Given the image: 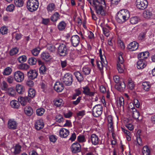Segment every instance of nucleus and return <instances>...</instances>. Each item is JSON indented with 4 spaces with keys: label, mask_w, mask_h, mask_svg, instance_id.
<instances>
[{
    "label": "nucleus",
    "mask_w": 155,
    "mask_h": 155,
    "mask_svg": "<svg viewBox=\"0 0 155 155\" xmlns=\"http://www.w3.org/2000/svg\"><path fill=\"white\" fill-rule=\"evenodd\" d=\"M90 4L95 8L96 13L98 15L102 16H105L106 13V11L104 10V7L106 6L104 0H87Z\"/></svg>",
    "instance_id": "nucleus-1"
},
{
    "label": "nucleus",
    "mask_w": 155,
    "mask_h": 155,
    "mask_svg": "<svg viewBox=\"0 0 155 155\" xmlns=\"http://www.w3.org/2000/svg\"><path fill=\"white\" fill-rule=\"evenodd\" d=\"M130 17V12L127 10L122 9L117 13L116 19L118 23L122 24L127 21Z\"/></svg>",
    "instance_id": "nucleus-2"
},
{
    "label": "nucleus",
    "mask_w": 155,
    "mask_h": 155,
    "mask_svg": "<svg viewBox=\"0 0 155 155\" xmlns=\"http://www.w3.org/2000/svg\"><path fill=\"white\" fill-rule=\"evenodd\" d=\"M38 6V0H28L27 1V7L30 12H32L36 11Z\"/></svg>",
    "instance_id": "nucleus-3"
},
{
    "label": "nucleus",
    "mask_w": 155,
    "mask_h": 155,
    "mask_svg": "<svg viewBox=\"0 0 155 155\" xmlns=\"http://www.w3.org/2000/svg\"><path fill=\"white\" fill-rule=\"evenodd\" d=\"M58 51L61 56H65L68 54L69 49L65 44L61 43L60 44L58 45Z\"/></svg>",
    "instance_id": "nucleus-4"
},
{
    "label": "nucleus",
    "mask_w": 155,
    "mask_h": 155,
    "mask_svg": "<svg viewBox=\"0 0 155 155\" xmlns=\"http://www.w3.org/2000/svg\"><path fill=\"white\" fill-rule=\"evenodd\" d=\"M62 81L66 86H71L73 81L72 75L70 73L65 74L62 78Z\"/></svg>",
    "instance_id": "nucleus-5"
},
{
    "label": "nucleus",
    "mask_w": 155,
    "mask_h": 155,
    "mask_svg": "<svg viewBox=\"0 0 155 155\" xmlns=\"http://www.w3.org/2000/svg\"><path fill=\"white\" fill-rule=\"evenodd\" d=\"M103 107L101 104H97L93 108L92 114L95 117H98L101 115L102 113Z\"/></svg>",
    "instance_id": "nucleus-6"
},
{
    "label": "nucleus",
    "mask_w": 155,
    "mask_h": 155,
    "mask_svg": "<svg viewBox=\"0 0 155 155\" xmlns=\"http://www.w3.org/2000/svg\"><path fill=\"white\" fill-rule=\"evenodd\" d=\"M148 5L147 0H136V6L140 10H143L146 8Z\"/></svg>",
    "instance_id": "nucleus-7"
},
{
    "label": "nucleus",
    "mask_w": 155,
    "mask_h": 155,
    "mask_svg": "<svg viewBox=\"0 0 155 155\" xmlns=\"http://www.w3.org/2000/svg\"><path fill=\"white\" fill-rule=\"evenodd\" d=\"M18 124L14 119L11 118L8 120L7 123L8 128L11 130H14L17 128Z\"/></svg>",
    "instance_id": "nucleus-8"
},
{
    "label": "nucleus",
    "mask_w": 155,
    "mask_h": 155,
    "mask_svg": "<svg viewBox=\"0 0 155 155\" xmlns=\"http://www.w3.org/2000/svg\"><path fill=\"white\" fill-rule=\"evenodd\" d=\"M71 150L73 153L76 154L81 151V147L80 143L78 142L73 143L71 147Z\"/></svg>",
    "instance_id": "nucleus-9"
},
{
    "label": "nucleus",
    "mask_w": 155,
    "mask_h": 155,
    "mask_svg": "<svg viewBox=\"0 0 155 155\" xmlns=\"http://www.w3.org/2000/svg\"><path fill=\"white\" fill-rule=\"evenodd\" d=\"M14 76L15 79L18 82H21L24 79V76L23 73L19 71L15 72Z\"/></svg>",
    "instance_id": "nucleus-10"
},
{
    "label": "nucleus",
    "mask_w": 155,
    "mask_h": 155,
    "mask_svg": "<svg viewBox=\"0 0 155 155\" xmlns=\"http://www.w3.org/2000/svg\"><path fill=\"white\" fill-rule=\"evenodd\" d=\"M89 143L91 142L92 144L94 145H96L99 144V138L98 136L95 134H92L90 138L88 140Z\"/></svg>",
    "instance_id": "nucleus-11"
},
{
    "label": "nucleus",
    "mask_w": 155,
    "mask_h": 155,
    "mask_svg": "<svg viewBox=\"0 0 155 155\" xmlns=\"http://www.w3.org/2000/svg\"><path fill=\"white\" fill-rule=\"evenodd\" d=\"M80 37L77 35L72 36L71 38V41L72 45L74 47L78 46L80 42Z\"/></svg>",
    "instance_id": "nucleus-12"
},
{
    "label": "nucleus",
    "mask_w": 155,
    "mask_h": 155,
    "mask_svg": "<svg viewBox=\"0 0 155 155\" xmlns=\"http://www.w3.org/2000/svg\"><path fill=\"white\" fill-rule=\"evenodd\" d=\"M83 91V94L89 97H92L94 95L95 92L93 91H91L89 87L88 86H86L82 87Z\"/></svg>",
    "instance_id": "nucleus-13"
},
{
    "label": "nucleus",
    "mask_w": 155,
    "mask_h": 155,
    "mask_svg": "<svg viewBox=\"0 0 155 155\" xmlns=\"http://www.w3.org/2000/svg\"><path fill=\"white\" fill-rule=\"evenodd\" d=\"M27 75L29 79L33 80L37 78L38 73L35 70H31L28 72Z\"/></svg>",
    "instance_id": "nucleus-14"
},
{
    "label": "nucleus",
    "mask_w": 155,
    "mask_h": 155,
    "mask_svg": "<svg viewBox=\"0 0 155 155\" xmlns=\"http://www.w3.org/2000/svg\"><path fill=\"white\" fill-rule=\"evenodd\" d=\"M129 110L132 112V117L135 119H138L140 116L139 112L134 107H131L129 106Z\"/></svg>",
    "instance_id": "nucleus-15"
},
{
    "label": "nucleus",
    "mask_w": 155,
    "mask_h": 155,
    "mask_svg": "<svg viewBox=\"0 0 155 155\" xmlns=\"http://www.w3.org/2000/svg\"><path fill=\"white\" fill-rule=\"evenodd\" d=\"M138 46V43L136 41H134L130 43L127 45V47L130 51H133L137 50Z\"/></svg>",
    "instance_id": "nucleus-16"
},
{
    "label": "nucleus",
    "mask_w": 155,
    "mask_h": 155,
    "mask_svg": "<svg viewBox=\"0 0 155 155\" xmlns=\"http://www.w3.org/2000/svg\"><path fill=\"white\" fill-rule=\"evenodd\" d=\"M54 90L58 92H61L64 89V85L62 82L60 81L56 82L54 86Z\"/></svg>",
    "instance_id": "nucleus-17"
},
{
    "label": "nucleus",
    "mask_w": 155,
    "mask_h": 155,
    "mask_svg": "<svg viewBox=\"0 0 155 155\" xmlns=\"http://www.w3.org/2000/svg\"><path fill=\"white\" fill-rule=\"evenodd\" d=\"M115 87L119 91H123L125 90L126 85L124 82L120 81L119 83L115 85Z\"/></svg>",
    "instance_id": "nucleus-18"
},
{
    "label": "nucleus",
    "mask_w": 155,
    "mask_h": 155,
    "mask_svg": "<svg viewBox=\"0 0 155 155\" xmlns=\"http://www.w3.org/2000/svg\"><path fill=\"white\" fill-rule=\"evenodd\" d=\"M69 131L64 128H62L60 129L59 132V135L60 137L65 138L69 135Z\"/></svg>",
    "instance_id": "nucleus-19"
},
{
    "label": "nucleus",
    "mask_w": 155,
    "mask_h": 155,
    "mask_svg": "<svg viewBox=\"0 0 155 155\" xmlns=\"http://www.w3.org/2000/svg\"><path fill=\"white\" fill-rule=\"evenodd\" d=\"M35 126L37 130H39L42 129L44 127V123L42 120L39 119L36 120L35 124Z\"/></svg>",
    "instance_id": "nucleus-20"
},
{
    "label": "nucleus",
    "mask_w": 155,
    "mask_h": 155,
    "mask_svg": "<svg viewBox=\"0 0 155 155\" xmlns=\"http://www.w3.org/2000/svg\"><path fill=\"white\" fill-rule=\"evenodd\" d=\"M146 64L145 60H142L141 59L137 62V67L139 69H142L146 67Z\"/></svg>",
    "instance_id": "nucleus-21"
},
{
    "label": "nucleus",
    "mask_w": 155,
    "mask_h": 155,
    "mask_svg": "<svg viewBox=\"0 0 155 155\" xmlns=\"http://www.w3.org/2000/svg\"><path fill=\"white\" fill-rule=\"evenodd\" d=\"M152 9L151 8H149L146 9L144 11L143 13V15L144 18H150L152 15Z\"/></svg>",
    "instance_id": "nucleus-22"
},
{
    "label": "nucleus",
    "mask_w": 155,
    "mask_h": 155,
    "mask_svg": "<svg viewBox=\"0 0 155 155\" xmlns=\"http://www.w3.org/2000/svg\"><path fill=\"white\" fill-rule=\"evenodd\" d=\"M74 74L78 82L81 83L84 80L83 75L79 71H75L74 73Z\"/></svg>",
    "instance_id": "nucleus-23"
},
{
    "label": "nucleus",
    "mask_w": 155,
    "mask_h": 155,
    "mask_svg": "<svg viewBox=\"0 0 155 155\" xmlns=\"http://www.w3.org/2000/svg\"><path fill=\"white\" fill-rule=\"evenodd\" d=\"M31 101V99L28 97H21L20 103L22 106H25L27 102H30Z\"/></svg>",
    "instance_id": "nucleus-24"
},
{
    "label": "nucleus",
    "mask_w": 155,
    "mask_h": 155,
    "mask_svg": "<svg viewBox=\"0 0 155 155\" xmlns=\"http://www.w3.org/2000/svg\"><path fill=\"white\" fill-rule=\"evenodd\" d=\"M24 112L28 116H30L32 115L33 113V109L30 107L27 106L24 108Z\"/></svg>",
    "instance_id": "nucleus-25"
},
{
    "label": "nucleus",
    "mask_w": 155,
    "mask_h": 155,
    "mask_svg": "<svg viewBox=\"0 0 155 155\" xmlns=\"http://www.w3.org/2000/svg\"><path fill=\"white\" fill-rule=\"evenodd\" d=\"M60 15L58 12H55L50 17V19L53 22H56L60 19Z\"/></svg>",
    "instance_id": "nucleus-26"
},
{
    "label": "nucleus",
    "mask_w": 155,
    "mask_h": 155,
    "mask_svg": "<svg viewBox=\"0 0 155 155\" xmlns=\"http://www.w3.org/2000/svg\"><path fill=\"white\" fill-rule=\"evenodd\" d=\"M16 88L17 92L20 94H23L25 91L24 87L19 84L16 85Z\"/></svg>",
    "instance_id": "nucleus-27"
},
{
    "label": "nucleus",
    "mask_w": 155,
    "mask_h": 155,
    "mask_svg": "<svg viewBox=\"0 0 155 155\" xmlns=\"http://www.w3.org/2000/svg\"><path fill=\"white\" fill-rule=\"evenodd\" d=\"M151 85L150 82L148 81L143 82L142 83V87L146 91H148L151 87Z\"/></svg>",
    "instance_id": "nucleus-28"
},
{
    "label": "nucleus",
    "mask_w": 155,
    "mask_h": 155,
    "mask_svg": "<svg viewBox=\"0 0 155 155\" xmlns=\"http://www.w3.org/2000/svg\"><path fill=\"white\" fill-rule=\"evenodd\" d=\"M66 24L64 21L60 22L57 25V28L60 31H63L66 28Z\"/></svg>",
    "instance_id": "nucleus-29"
},
{
    "label": "nucleus",
    "mask_w": 155,
    "mask_h": 155,
    "mask_svg": "<svg viewBox=\"0 0 155 155\" xmlns=\"http://www.w3.org/2000/svg\"><path fill=\"white\" fill-rule=\"evenodd\" d=\"M47 49L50 52L54 53L56 51V48L52 44H48L47 45Z\"/></svg>",
    "instance_id": "nucleus-30"
},
{
    "label": "nucleus",
    "mask_w": 155,
    "mask_h": 155,
    "mask_svg": "<svg viewBox=\"0 0 155 155\" xmlns=\"http://www.w3.org/2000/svg\"><path fill=\"white\" fill-rule=\"evenodd\" d=\"M11 106L13 108H18L20 106L19 102L15 100H12L10 102Z\"/></svg>",
    "instance_id": "nucleus-31"
},
{
    "label": "nucleus",
    "mask_w": 155,
    "mask_h": 155,
    "mask_svg": "<svg viewBox=\"0 0 155 155\" xmlns=\"http://www.w3.org/2000/svg\"><path fill=\"white\" fill-rule=\"evenodd\" d=\"M96 63L97 67L98 68L101 72L103 71V67L104 66V64L102 63V62L100 61L96 60Z\"/></svg>",
    "instance_id": "nucleus-32"
},
{
    "label": "nucleus",
    "mask_w": 155,
    "mask_h": 155,
    "mask_svg": "<svg viewBox=\"0 0 155 155\" xmlns=\"http://www.w3.org/2000/svg\"><path fill=\"white\" fill-rule=\"evenodd\" d=\"M140 20L139 17L135 16L131 17L130 19V23L132 24H135L137 23Z\"/></svg>",
    "instance_id": "nucleus-33"
},
{
    "label": "nucleus",
    "mask_w": 155,
    "mask_h": 155,
    "mask_svg": "<svg viewBox=\"0 0 155 155\" xmlns=\"http://www.w3.org/2000/svg\"><path fill=\"white\" fill-rule=\"evenodd\" d=\"M21 147L18 144H17L14 147V153L15 154H18L21 151Z\"/></svg>",
    "instance_id": "nucleus-34"
},
{
    "label": "nucleus",
    "mask_w": 155,
    "mask_h": 155,
    "mask_svg": "<svg viewBox=\"0 0 155 155\" xmlns=\"http://www.w3.org/2000/svg\"><path fill=\"white\" fill-rule=\"evenodd\" d=\"M36 92L35 90L32 88H29L28 91V97L33 98L35 96Z\"/></svg>",
    "instance_id": "nucleus-35"
},
{
    "label": "nucleus",
    "mask_w": 155,
    "mask_h": 155,
    "mask_svg": "<svg viewBox=\"0 0 155 155\" xmlns=\"http://www.w3.org/2000/svg\"><path fill=\"white\" fill-rule=\"evenodd\" d=\"M18 51L19 49L16 47H15L11 49L9 51V54L10 56H13L18 54Z\"/></svg>",
    "instance_id": "nucleus-36"
},
{
    "label": "nucleus",
    "mask_w": 155,
    "mask_h": 155,
    "mask_svg": "<svg viewBox=\"0 0 155 155\" xmlns=\"http://www.w3.org/2000/svg\"><path fill=\"white\" fill-rule=\"evenodd\" d=\"M55 120L57 122L61 123L64 121V119L62 115L59 114L55 116Z\"/></svg>",
    "instance_id": "nucleus-37"
},
{
    "label": "nucleus",
    "mask_w": 155,
    "mask_h": 155,
    "mask_svg": "<svg viewBox=\"0 0 155 155\" xmlns=\"http://www.w3.org/2000/svg\"><path fill=\"white\" fill-rule=\"evenodd\" d=\"M142 153L143 155H150V150L147 146H144L142 149Z\"/></svg>",
    "instance_id": "nucleus-38"
},
{
    "label": "nucleus",
    "mask_w": 155,
    "mask_h": 155,
    "mask_svg": "<svg viewBox=\"0 0 155 155\" xmlns=\"http://www.w3.org/2000/svg\"><path fill=\"white\" fill-rule=\"evenodd\" d=\"M47 68L44 65H42L39 68V73L41 75L46 74Z\"/></svg>",
    "instance_id": "nucleus-39"
},
{
    "label": "nucleus",
    "mask_w": 155,
    "mask_h": 155,
    "mask_svg": "<svg viewBox=\"0 0 155 155\" xmlns=\"http://www.w3.org/2000/svg\"><path fill=\"white\" fill-rule=\"evenodd\" d=\"M14 2L16 7H21L23 5L24 2L23 0H14Z\"/></svg>",
    "instance_id": "nucleus-40"
},
{
    "label": "nucleus",
    "mask_w": 155,
    "mask_h": 155,
    "mask_svg": "<svg viewBox=\"0 0 155 155\" xmlns=\"http://www.w3.org/2000/svg\"><path fill=\"white\" fill-rule=\"evenodd\" d=\"M12 71V68L9 67H8L4 69L2 74L4 75H8L11 74Z\"/></svg>",
    "instance_id": "nucleus-41"
},
{
    "label": "nucleus",
    "mask_w": 155,
    "mask_h": 155,
    "mask_svg": "<svg viewBox=\"0 0 155 155\" xmlns=\"http://www.w3.org/2000/svg\"><path fill=\"white\" fill-rule=\"evenodd\" d=\"M50 56L49 54L47 52H43L41 54V57L45 60L50 58Z\"/></svg>",
    "instance_id": "nucleus-42"
},
{
    "label": "nucleus",
    "mask_w": 155,
    "mask_h": 155,
    "mask_svg": "<svg viewBox=\"0 0 155 155\" xmlns=\"http://www.w3.org/2000/svg\"><path fill=\"white\" fill-rule=\"evenodd\" d=\"M117 69L119 73H123L124 69V64H117Z\"/></svg>",
    "instance_id": "nucleus-43"
},
{
    "label": "nucleus",
    "mask_w": 155,
    "mask_h": 155,
    "mask_svg": "<svg viewBox=\"0 0 155 155\" xmlns=\"http://www.w3.org/2000/svg\"><path fill=\"white\" fill-rule=\"evenodd\" d=\"M55 5L53 3L48 4L47 7V10L48 12H51L55 8Z\"/></svg>",
    "instance_id": "nucleus-44"
},
{
    "label": "nucleus",
    "mask_w": 155,
    "mask_h": 155,
    "mask_svg": "<svg viewBox=\"0 0 155 155\" xmlns=\"http://www.w3.org/2000/svg\"><path fill=\"white\" fill-rule=\"evenodd\" d=\"M132 105H133V107H134V105H135V107L137 108H139L140 106V102H139V101L138 100H137V99H134V103H132V104L130 103L129 105H129H130V107H133L132 106Z\"/></svg>",
    "instance_id": "nucleus-45"
},
{
    "label": "nucleus",
    "mask_w": 155,
    "mask_h": 155,
    "mask_svg": "<svg viewBox=\"0 0 155 155\" xmlns=\"http://www.w3.org/2000/svg\"><path fill=\"white\" fill-rule=\"evenodd\" d=\"M124 99L122 97H120L117 100V105L119 107L123 106L124 105Z\"/></svg>",
    "instance_id": "nucleus-46"
},
{
    "label": "nucleus",
    "mask_w": 155,
    "mask_h": 155,
    "mask_svg": "<svg viewBox=\"0 0 155 155\" xmlns=\"http://www.w3.org/2000/svg\"><path fill=\"white\" fill-rule=\"evenodd\" d=\"M45 111V109L43 108H38L36 110V114L38 116H41L44 114Z\"/></svg>",
    "instance_id": "nucleus-47"
},
{
    "label": "nucleus",
    "mask_w": 155,
    "mask_h": 155,
    "mask_svg": "<svg viewBox=\"0 0 155 155\" xmlns=\"http://www.w3.org/2000/svg\"><path fill=\"white\" fill-rule=\"evenodd\" d=\"M82 70L84 74L87 75L90 74L91 69L89 67H85L83 68Z\"/></svg>",
    "instance_id": "nucleus-48"
},
{
    "label": "nucleus",
    "mask_w": 155,
    "mask_h": 155,
    "mask_svg": "<svg viewBox=\"0 0 155 155\" xmlns=\"http://www.w3.org/2000/svg\"><path fill=\"white\" fill-rule=\"evenodd\" d=\"M37 61V59L34 57L30 58L28 59V63L30 65L35 64L36 63Z\"/></svg>",
    "instance_id": "nucleus-49"
},
{
    "label": "nucleus",
    "mask_w": 155,
    "mask_h": 155,
    "mask_svg": "<svg viewBox=\"0 0 155 155\" xmlns=\"http://www.w3.org/2000/svg\"><path fill=\"white\" fill-rule=\"evenodd\" d=\"M149 53L148 51H146L140 53L139 54V56L140 57L141 55H142L143 57V58L145 60L149 56Z\"/></svg>",
    "instance_id": "nucleus-50"
},
{
    "label": "nucleus",
    "mask_w": 155,
    "mask_h": 155,
    "mask_svg": "<svg viewBox=\"0 0 155 155\" xmlns=\"http://www.w3.org/2000/svg\"><path fill=\"white\" fill-rule=\"evenodd\" d=\"M77 140L79 142H85L86 140L85 138V136L83 135H80L77 137Z\"/></svg>",
    "instance_id": "nucleus-51"
},
{
    "label": "nucleus",
    "mask_w": 155,
    "mask_h": 155,
    "mask_svg": "<svg viewBox=\"0 0 155 155\" xmlns=\"http://www.w3.org/2000/svg\"><path fill=\"white\" fill-rule=\"evenodd\" d=\"M8 86L7 83L5 81H3L1 84V88L2 90L6 91L8 90Z\"/></svg>",
    "instance_id": "nucleus-52"
},
{
    "label": "nucleus",
    "mask_w": 155,
    "mask_h": 155,
    "mask_svg": "<svg viewBox=\"0 0 155 155\" xmlns=\"http://www.w3.org/2000/svg\"><path fill=\"white\" fill-rule=\"evenodd\" d=\"M26 56L25 55L20 56L18 58V61L20 63L25 62L26 61Z\"/></svg>",
    "instance_id": "nucleus-53"
},
{
    "label": "nucleus",
    "mask_w": 155,
    "mask_h": 155,
    "mask_svg": "<svg viewBox=\"0 0 155 155\" xmlns=\"http://www.w3.org/2000/svg\"><path fill=\"white\" fill-rule=\"evenodd\" d=\"M63 102V100L61 99H57L55 101L54 105L57 107H60L61 106Z\"/></svg>",
    "instance_id": "nucleus-54"
},
{
    "label": "nucleus",
    "mask_w": 155,
    "mask_h": 155,
    "mask_svg": "<svg viewBox=\"0 0 155 155\" xmlns=\"http://www.w3.org/2000/svg\"><path fill=\"white\" fill-rule=\"evenodd\" d=\"M40 51V49L39 48H35L31 50V52L33 55L35 56H37Z\"/></svg>",
    "instance_id": "nucleus-55"
},
{
    "label": "nucleus",
    "mask_w": 155,
    "mask_h": 155,
    "mask_svg": "<svg viewBox=\"0 0 155 155\" xmlns=\"http://www.w3.org/2000/svg\"><path fill=\"white\" fill-rule=\"evenodd\" d=\"M8 29L5 26L2 27L0 29V33L2 35L6 34L8 33Z\"/></svg>",
    "instance_id": "nucleus-56"
},
{
    "label": "nucleus",
    "mask_w": 155,
    "mask_h": 155,
    "mask_svg": "<svg viewBox=\"0 0 155 155\" xmlns=\"http://www.w3.org/2000/svg\"><path fill=\"white\" fill-rule=\"evenodd\" d=\"M18 68L21 69H27L29 68V66L26 64H22L18 65Z\"/></svg>",
    "instance_id": "nucleus-57"
},
{
    "label": "nucleus",
    "mask_w": 155,
    "mask_h": 155,
    "mask_svg": "<svg viewBox=\"0 0 155 155\" xmlns=\"http://www.w3.org/2000/svg\"><path fill=\"white\" fill-rule=\"evenodd\" d=\"M82 97L79 96L77 98L76 100L73 101L71 102L72 104L74 106H76L78 105L80 102L81 100Z\"/></svg>",
    "instance_id": "nucleus-58"
},
{
    "label": "nucleus",
    "mask_w": 155,
    "mask_h": 155,
    "mask_svg": "<svg viewBox=\"0 0 155 155\" xmlns=\"http://www.w3.org/2000/svg\"><path fill=\"white\" fill-rule=\"evenodd\" d=\"M128 87L129 89L133 90L134 87V82L131 80L129 81L128 82Z\"/></svg>",
    "instance_id": "nucleus-59"
},
{
    "label": "nucleus",
    "mask_w": 155,
    "mask_h": 155,
    "mask_svg": "<svg viewBox=\"0 0 155 155\" xmlns=\"http://www.w3.org/2000/svg\"><path fill=\"white\" fill-rule=\"evenodd\" d=\"M102 30L104 34V35L108 37L110 35L109 31L108 29L106 27H103L102 28Z\"/></svg>",
    "instance_id": "nucleus-60"
},
{
    "label": "nucleus",
    "mask_w": 155,
    "mask_h": 155,
    "mask_svg": "<svg viewBox=\"0 0 155 155\" xmlns=\"http://www.w3.org/2000/svg\"><path fill=\"white\" fill-rule=\"evenodd\" d=\"M6 91L9 95L11 96L14 95L15 91L12 88L9 87L8 88V90H7Z\"/></svg>",
    "instance_id": "nucleus-61"
},
{
    "label": "nucleus",
    "mask_w": 155,
    "mask_h": 155,
    "mask_svg": "<svg viewBox=\"0 0 155 155\" xmlns=\"http://www.w3.org/2000/svg\"><path fill=\"white\" fill-rule=\"evenodd\" d=\"M15 6L13 4H12L8 5L6 8V10L9 12H12L14 9Z\"/></svg>",
    "instance_id": "nucleus-62"
},
{
    "label": "nucleus",
    "mask_w": 155,
    "mask_h": 155,
    "mask_svg": "<svg viewBox=\"0 0 155 155\" xmlns=\"http://www.w3.org/2000/svg\"><path fill=\"white\" fill-rule=\"evenodd\" d=\"M124 62V58L122 57L121 54L119 55L118 57V59L117 61V63L120 64H123Z\"/></svg>",
    "instance_id": "nucleus-63"
},
{
    "label": "nucleus",
    "mask_w": 155,
    "mask_h": 155,
    "mask_svg": "<svg viewBox=\"0 0 155 155\" xmlns=\"http://www.w3.org/2000/svg\"><path fill=\"white\" fill-rule=\"evenodd\" d=\"M85 114V110L79 111L76 114V115L78 117H82Z\"/></svg>",
    "instance_id": "nucleus-64"
}]
</instances>
